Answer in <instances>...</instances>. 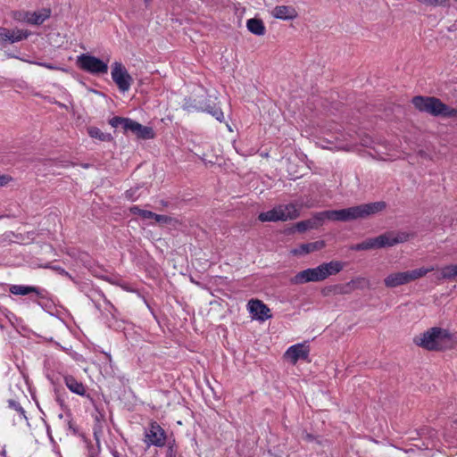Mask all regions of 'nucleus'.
<instances>
[{"label": "nucleus", "instance_id": "dca6fc26", "mask_svg": "<svg viewBox=\"0 0 457 457\" xmlns=\"http://www.w3.org/2000/svg\"><path fill=\"white\" fill-rule=\"evenodd\" d=\"M187 108H193L196 111L205 112L214 117L220 122L224 120V113L221 108L216 104V103L208 100L203 106H187Z\"/></svg>", "mask_w": 457, "mask_h": 457}, {"label": "nucleus", "instance_id": "a211bd4d", "mask_svg": "<svg viewBox=\"0 0 457 457\" xmlns=\"http://www.w3.org/2000/svg\"><path fill=\"white\" fill-rule=\"evenodd\" d=\"M325 247V242L323 240L306 243L300 245L297 248L292 250L294 255H304L315 251L321 250Z\"/></svg>", "mask_w": 457, "mask_h": 457}, {"label": "nucleus", "instance_id": "cd10ccee", "mask_svg": "<svg viewBox=\"0 0 457 457\" xmlns=\"http://www.w3.org/2000/svg\"><path fill=\"white\" fill-rule=\"evenodd\" d=\"M130 120L131 119L129 118L115 116L109 120V124L113 128H118L120 126L124 129V132H127V125L129 124Z\"/></svg>", "mask_w": 457, "mask_h": 457}, {"label": "nucleus", "instance_id": "f257e3e1", "mask_svg": "<svg viewBox=\"0 0 457 457\" xmlns=\"http://www.w3.org/2000/svg\"><path fill=\"white\" fill-rule=\"evenodd\" d=\"M386 207V203L379 201L341 210H328L320 212V216H323L326 220H329L346 222L358 219L368 218L370 215L382 212Z\"/></svg>", "mask_w": 457, "mask_h": 457}, {"label": "nucleus", "instance_id": "79ce46f5", "mask_svg": "<svg viewBox=\"0 0 457 457\" xmlns=\"http://www.w3.org/2000/svg\"><path fill=\"white\" fill-rule=\"evenodd\" d=\"M162 204L163 206H167V203H165V202H163V201H162Z\"/></svg>", "mask_w": 457, "mask_h": 457}, {"label": "nucleus", "instance_id": "412c9836", "mask_svg": "<svg viewBox=\"0 0 457 457\" xmlns=\"http://www.w3.org/2000/svg\"><path fill=\"white\" fill-rule=\"evenodd\" d=\"M384 284L388 288H394L403 285H406L408 283L406 280L404 271H401L388 274L384 278Z\"/></svg>", "mask_w": 457, "mask_h": 457}, {"label": "nucleus", "instance_id": "e433bc0d", "mask_svg": "<svg viewBox=\"0 0 457 457\" xmlns=\"http://www.w3.org/2000/svg\"><path fill=\"white\" fill-rule=\"evenodd\" d=\"M11 178L6 175H0V187H4L8 184Z\"/></svg>", "mask_w": 457, "mask_h": 457}, {"label": "nucleus", "instance_id": "0eeeda50", "mask_svg": "<svg viewBox=\"0 0 457 457\" xmlns=\"http://www.w3.org/2000/svg\"><path fill=\"white\" fill-rule=\"evenodd\" d=\"M145 443L147 446L162 447L166 443L165 431L156 421L150 422L149 428L145 430Z\"/></svg>", "mask_w": 457, "mask_h": 457}, {"label": "nucleus", "instance_id": "f03ea898", "mask_svg": "<svg viewBox=\"0 0 457 457\" xmlns=\"http://www.w3.org/2000/svg\"><path fill=\"white\" fill-rule=\"evenodd\" d=\"M414 343L428 351H444L454 346L453 336L446 329L434 327L413 339Z\"/></svg>", "mask_w": 457, "mask_h": 457}, {"label": "nucleus", "instance_id": "72a5a7b5", "mask_svg": "<svg viewBox=\"0 0 457 457\" xmlns=\"http://www.w3.org/2000/svg\"><path fill=\"white\" fill-rule=\"evenodd\" d=\"M8 404H9L10 408H12V409L15 410L16 411L24 415L25 411L18 402H16L14 400H9Z\"/></svg>", "mask_w": 457, "mask_h": 457}, {"label": "nucleus", "instance_id": "9b49d317", "mask_svg": "<svg viewBox=\"0 0 457 457\" xmlns=\"http://www.w3.org/2000/svg\"><path fill=\"white\" fill-rule=\"evenodd\" d=\"M29 35L30 32L27 29L0 28V44L20 42L27 39Z\"/></svg>", "mask_w": 457, "mask_h": 457}, {"label": "nucleus", "instance_id": "423d86ee", "mask_svg": "<svg viewBox=\"0 0 457 457\" xmlns=\"http://www.w3.org/2000/svg\"><path fill=\"white\" fill-rule=\"evenodd\" d=\"M111 76L120 92H128L133 83V79L126 67L120 62L112 64Z\"/></svg>", "mask_w": 457, "mask_h": 457}, {"label": "nucleus", "instance_id": "2f4dec72", "mask_svg": "<svg viewBox=\"0 0 457 457\" xmlns=\"http://www.w3.org/2000/svg\"><path fill=\"white\" fill-rule=\"evenodd\" d=\"M418 2L432 7L447 6L450 4L451 0H417Z\"/></svg>", "mask_w": 457, "mask_h": 457}, {"label": "nucleus", "instance_id": "7ed1b4c3", "mask_svg": "<svg viewBox=\"0 0 457 457\" xmlns=\"http://www.w3.org/2000/svg\"><path fill=\"white\" fill-rule=\"evenodd\" d=\"M414 107L422 112L435 117H457V109L444 104L439 98L434 96H414L411 100Z\"/></svg>", "mask_w": 457, "mask_h": 457}, {"label": "nucleus", "instance_id": "a19ab883", "mask_svg": "<svg viewBox=\"0 0 457 457\" xmlns=\"http://www.w3.org/2000/svg\"><path fill=\"white\" fill-rule=\"evenodd\" d=\"M152 2V0H144V3L146 6H148L150 4V3Z\"/></svg>", "mask_w": 457, "mask_h": 457}, {"label": "nucleus", "instance_id": "4be33fe9", "mask_svg": "<svg viewBox=\"0 0 457 457\" xmlns=\"http://www.w3.org/2000/svg\"><path fill=\"white\" fill-rule=\"evenodd\" d=\"M50 8H41L35 12H29V25H41L51 17Z\"/></svg>", "mask_w": 457, "mask_h": 457}, {"label": "nucleus", "instance_id": "c85d7f7f", "mask_svg": "<svg viewBox=\"0 0 457 457\" xmlns=\"http://www.w3.org/2000/svg\"><path fill=\"white\" fill-rule=\"evenodd\" d=\"M87 133L92 138H96L101 141H106L110 138V135L104 134L100 129L96 127L88 128Z\"/></svg>", "mask_w": 457, "mask_h": 457}, {"label": "nucleus", "instance_id": "1a4fd4ad", "mask_svg": "<svg viewBox=\"0 0 457 457\" xmlns=\"http://www.w3.org/2000/svg\"><path fill=\"white\" fill-rule=\"evenodd\" d=\"M310 346L307 342L291 345L284 353V358L293 365L298 361H309Z\"/></svg>", "mask_w": 457, "mask_h": 457}, {"label": "nucleus", "instance_id": "a878e982", "mask_svg": "<svg viewBox=\"0 0 457 457\" xmlns=\"http://www.w3.org/2000/svg\"><path fill=\"white\" fill-rule=\"evenodd\" d=\"M9 292L16 295H27L30 293L40 294L37 287L23 285H12L9 288Z\"/></svg>", "mask_w": 457, "mask_h": 457}, {"label": "nucleus", "instance_id": "6ab92c4d", "mask_svg": "<svg viewBox=\"0 0 457 457\" xmlns=\"http://www.w3.org/2000/svg\"><path fill=\"white\" fill-rule=\"evenodd\" d=\"M64 383L71 392L80 396H88L87 395L86 386L81 381H79L77 378H75L73 376H65Z\"/></svg>", "mask_w": 457, "mask_h": 457}, {"label": "nucleus", "instance_id": "6e6552de", "mask_svg": "<svg viewBox=\"0 0 457 457\" xmlns=\"http://www.w3.org/2000/svg\"><path fill=\"white\" fill-rule=\"evenodd\" d=\"M411 237V234L405 231L391 230L377 237V241L378 242V247L384 248L404 243L408 241Z\"/></svg>", "mask_w": 457, "mask_h": 457}, {"label": "nucleus", "instance_id": "f704fd0d", "mask_svg": "<svg viewBox=\"0 0 457 457\" xmlns=\"http://www.w3.org/2000/svg\"><path fill=\"white\" fill-rule=\"evenodd\" d=\"M36 65H38V66H41V67H45L48 70H52V71H57V70H61V68L52 64V63H47V62H34Z\"/></svg>", "mask_w": 457, "mask_h": 457}, {"label": "nucleus", "instance_id": "2eb2a0df", "mask_svg": "<svg viewBox=\"0 0 457 457\" xmlns=\"http://www.w3.org/2000/svg\"><path fill=\"white\" fill-rule=\"evenodd\" d=\"M322 276L325 280L330 276L338 274L345 267V263L340 261H331L329 262H323L319 265Z\"/></svg>", "mask_w": 457, "mask_h": 457}, {"label": "nucleus", "instance_id": "f3484780", "mask_svg": "<svg viewBox=\"0 0 457 457\" xmlns=\"http://www.w3.org/2000/svg\"><path fill=\"white\" fill-rule=\"evenodd\" d=\"M320 212H317L312 219L302 220L296 223L295 228L299 232H304L308 229L318 228L322 225L326 220L325 217L320 216Z\"/></svg>", "mask_w": 457, "mask_h": 457}, {"label": "nucleus", "instance_id": "4c0bfd02", "mask_svg": "<svg viewBox=\"0 0 457 457\" xmlns=\"http://www.w3.org/2000/svg\"><path fill=\"white\" fill-rule=\"evenodd\" d=\"M166 457H176L175 451L173 449V445H169Z\"/></svg>", "mask_w": 457, "mask_h": 457}, {"label": "nucleus", "instance_id": "4468645a", "mask_svg": "<svg viewBox=\"0 0 457 457\" xmlns=\"http://www.w3.org/2000/svg\"><path fill=\"white\" fill-rule=\"evenodd\" d=\"M130 131L141 139H152L154 137V132L151 127L143 126L140 123L130 120L129 125H127V132Z\"/></svg>", "mask_w": 457, "mask_h": 457}, {"label": "nucleus", "instance_id": "9d476101", "mask_svg": "<svg viewBox=\"0 0 457 457\" xmlns=\"http://www.w3.org/2000/svg\"><path fill=\"white\" fill-rule=\"evenodd\" d=\"M320 269L319 266L316 268H309L296 273L290 278L291 284L300 285L308 282L323 281Z\"/></svg>", "mask_w": 457, "mask_h": 457}, {"label": "nucleus", "instance_id": "39448f33", "mask_svg": "<svg viewBox=\"0 0 457 457\" xmlns=\"http://www.w3.org/2000/svg\"><path fill=\"white\" fill-rule=\"evenodd\" d=\"M76 63L80 70L93 75L106 74L108 72L106 62L88 54L79 55Z\"/></svg>", "mask_w": 457, "mask_h": 457}, {"label": "nucleus", "instance_id": "ddd939ff", "mask_svg": "<svg viewBox=\"0 0 457 457\" xmlns=\"http://www.w3.org/2000/svg\"><path fill=\"white\" fill-rule=\"evenodd\" d=\"M270 14L283 21H293L298 17L296 9L292 5H277L271 10Z\"/></svg>", "mask_w": 457, "mask_h": 457}, {"label": "nucleus", "instance_id": "58836bf2", "mask_svg": "<svg viewBox=\"0 0 457 457\" xmlns=\"http://www.w3.org/2000/svg\"><path fill=\"white\" fill-rule=\"evenodd\" d=\"M54 270L58 271L60 274H64V275H68V272L64 270V269H62V267L60 266H55L53 268Z\"/></svg>", "mask_w": 457, "mask_h": 457}, {"label": "nucleus", "instance_id": "5701e85b", "mask_svg": "<svg viewBox=\"0 0 457 457\" xmlns=\"http://www.w3.org/2000/svg\"><path fill=\"white\" fill-rule=\"evenodd\" d=\"M438 280H455L457 279V263L448 264L440 269V273L436 276Z\"/></svg>", "mask_w": 457, "mask_h": 457}, {"label": "nucleus", "instance_id": "aec40b11", "mask_svg": "<svg viewBox=\"0 0 457 457\" xmlns=\"http://www.w3.org/2000/svg\"><path fill=\"white\" fill-rule=\"evenodd\" d=\"M370 286V281L362 277H358L347 282L345 285L340 287V293L349 294L356 289H363Z\"/></svg>", "mask_w": 457, "mask_h": 457}, {"label": "nucleus", "instance_id": "c756f323", "mask_svg": "<svg viewBox=\"0 0 457 457\" xmlns=\"http://www.w3.org/2000/svg\"><path fill=\"white\" fill-rule=\"evenodd\" d=\"M129 212L132 213V214H135V215H138L140 216L142 219H152L153 216H154V212H151V211H146V210H143L141 209L140 207L137 206V205H134L132 207L129 208Z\"/></svg>", "mask_w": 457, "mask_h": 457}, {"label": "nucleus", "instance_id": "b1692460", "mask_svg": "<svg viewBox=\"0 0 457 457\" xmlns=\"http://www.w3.org/2000/svg\"><path fill=\"white\" fill-rule=\"evenodd\" d=\"M246 27L251 33L256 36H263L266 32L264 23L261 19L251 18L247 20Z\"/></svg>", "mask_w": 457, "mask_h": 457}, {"label": "nucleus", "instance_id": "473e14b6", "mask_svg": "<svg viewBox=\"0 0 457 457\" xmlns=\"http://www.w3.org/2000/svg\"><path fill=\"white\" fill-rule=\"evenodd\" d=\"M152 219H154L155 221L158 223H163V224H168V223H170V221H171L170 217L166 216V215L156 214L154 212V216Z\"/></svg>", "mask_w": 457, "mask_h": 457}, {"label": "nucleus", "instance_id": "ea45409f", "mask_svg": "<svg viewBox=\"0 0 457 457\" xmlns=\"http://www.w3.org/2000/svg\"><path fill=\"white\" fill-rule=\"evenodd\" d=\"M6 56L8 58H18L17 55L13 54H11V53H6Z\"/></svg>", "mask_w": 457, "mask_h": 457}, {"label": "nucleus", "instance_id": "20e7f679", "mask_svg": "<svg viewBox=\"0 0 457 457\" xmlns=\"http://www.w3.org/2000/svg\"><path fill=\"white\" fill-rule=\"evenodd\" d=\"M300 216L299 209L296 204L290 203L288 204H279L273 209L261 212L258 220L262 222L287 221L298 218Z\"/></svg>", "mask_w": 457, "mask_h": 457}, {"label": "nucleus", "instance_id": "f8f14e48", "mask_svg": "<svg viewBox=\"0 0 457 457\" xmlns=\"http://www.w3.org/2000/svg\"><path fill=\"white\" fill-rule=\"evenodd\" d=\"M247 309L253 318L264 321L271 318L270 308L258 299H251L247 303Z\"/></svg>", "mask_w": 457, "mask_h": 457}, {"label": "nucleus", "instance_id": "7c9ffc66", "mask_svg": "<svg viewBox=\"0 0 457 457\" xmlns=\"http://www.w3.org/2000/svg\"><path fill=\"white\" fill-rule=\"evenodd\" d=\"M12 18L18 22L29 24V11H15L12 12Z\"/></svg>", "mask_w": 457, "mask_h": 457}, {"label": "nucleus", "instance_id": "bb28decb", "mask_svg": "<svg viewBox=\"0 0 457 457\" xmlns=\"http://www.w3.org/2000/svg\"><path fill=\"white\" fill-rule=\"evenodd\" d=\"M378 238L372 237L369 238L365 241H362L359 244L352 245L350 248L353 251H367L371 249H378V242L377 241Z\"/></svg>", "mask_w": 457, "mask_h": 457}, {"label": "nucleus", "instance_id": "393cba45", "mask_svg": "<svg viewBox=\"0 0 457 457\" xmlns=\"http://www.w3.org/2000/svg\"><path fill=\"white\" fill-rule=\"evenodd\" d=\"M433 270H435V267L431 266L429 268L422 267L416 270L404 271L407 283L421 278Z\"/></svg>", "mask_w": 457, "mask_h": 457}, {"label": "nucleus", "instance_id": "c9c22d12", "mask_svg": "<svg viewBox=\"0 0 457 457\" xmlns=\"http://www.w3.org/2000/svg\"><path fill=\"white\" fill-rule=\"evenodd\" d=\"M301 437L303 440H304L306 442H312V441L316 440V437L313 435L308 433L307 431H303L302 433Z\"/></svg>", "mask_w": 457, "mask_h": 457}]
</instances>
